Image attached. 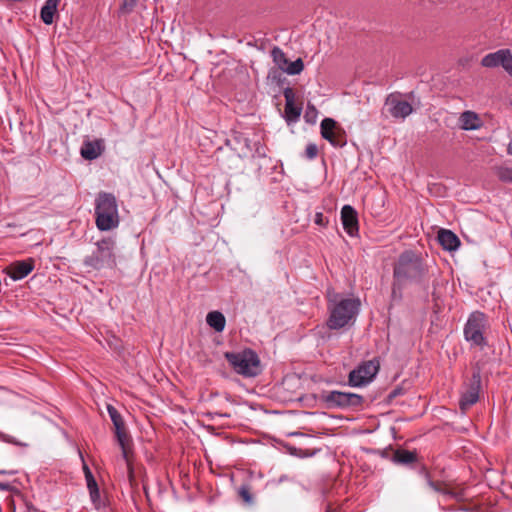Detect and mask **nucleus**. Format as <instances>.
Instances as JSON below:
<instances>
[{"label":"nucleus","instance_id":"nucleus-1","mask_svg":"<svg viewBox=\"0 0 512 512\" xmlns=\"http://www.w3.org/2000/svg\"><path fill=\"white\" fill-rule=\"evenodd\" d=\"M430 278V269L422 257L412 250L402 252L393 266L392 298L401 299V290L407 284L425 287Z\"/></svg>","mask_w":512,"mask_h":512},{"label":"nucleus","instance_id":"nucleus-2","mask_svg":"<svg viewBox=\"0 0 512 512\" xmlns=\"http://www.w3.org/2000/svg\"><path fill=\"white\" fill-rule=\"evenodd\" d=\"M329 318L327 326L332 330L341 329L352 324L360 310V300L344 298L340 294L328 292Z\"/></svg>","mask_w":512,"mask_h":512},{"label":"nucleus","instance_id":"nucleus-3","mask_svg":"<svg viewBox=\"0 0 512 512\" xmlns=\"http://www.w3.org/2000/svg\"><path fill=\"white\" fill-rule=\"evenodd\" d=\"M95 224L100 231H110L119 226L118 203L112 193L99 192L95 198Z\"/></svg>","mask_w":512,"mask_h":512},{"label":"nucleus","instance_id":"nucleus-4","mask_svg":"<svg viewBox=\"0 0 512 512\" xmlns=\"http://www.w3.org/2000/svg\"><path fill=\"white\" fill-rule=\"evenodd\" d=\"M115 249V239L104 237L95 243V250L84 258L83 264L93 270L114 268L116 266Z\"/></svg>","mask_w":512,"mask_h":512},{"label":"nucleus","instance_id":"nucleus-5","mask_svg":"<svg viewBox=\"0 0 512 512\" xmlns=\"http://www.w3.org/2000/svg\"><path fill=\"white\" fill-rule=\"evenodd\" d=\"M225 358L234 371L245 377H254L259 373L260 360L251 349L242 352H226Z\"/></svg>","mask_w":512,"mask_h":512},{"label":"nucleus","instance_id":"nucleus-6","mask_svg":"<svg viewBox=\"0 0 512 512\" xmlns=\"http://www.w3.org/2000/svg\"><path fill=\"white\" fill-rule=\"evenodd\" d=\"M487 328V319L484 313L480 311L472 312L464 326V338L471 346L483 349L487 346V340L484 332Z\"/></svg>","mask_w":512,"mask_h":512},{"label":"nucleus","instance_id":"nucleus-7","mask_svg":"<svg viewBox=\"0 0 512 512\" xmlns=\"http://www.w3.org/2000/svg\"><path fill=\"white\" fill-rule=\"evenodd\" d=\"M318 398L327 409L356 408L363 403V397L361 395L337 390L322 391Z\"/></svg>","mask_w":512,"mask_h":512},{"label":"nucleus","instance_id":"nucleus-8","mask_svg":"<svg viewBox=\"0 0 512 512\" xmlns=\"http://www.w3.org/2000/svg\"><path fill=\"white\" fill-rule=\"evenodd\" d=\"M380 363L377 359L363 361L348 376V383L352 387H361L370 383L377 375Z\"/></svg>","mask_w":512,"mask_h":512},{"label":"nucleus","instance_id":"nucleus-9","mask_svg":"<svg viewBox=\"0 0 512 512\" xmlns=\"http://www.w3.org/2000/svg\"><path fill=\"white\" fill-rule=\"evenodd\" d=\"M321 136L333 147L342 148L347 144L345 130L332 118H324L320 125Z\"/></svg>","mask_w":512,"mask_h":512},{"label":"nucleus","instance_id":"nucleus-10","mask_svg":"<svg viewBox=\"0 0 512 512\" xmlns=\"http://www.w3.org/2000/svg\"><path fill=\"white\" fill-rule=\"evenodd\" d=\"M481 65L485 68L502 67L512 77V52L505 48L489 53L481 59Z\"/></svg>","mask_w":512,"mask_h":512},{"label":"nucleus","instance_id":"nucleus-11","mask_svg":"<svg viewBox=\"0 0 512 512\" xmlns=\"http://www.w3.org/2000/svg\"><path fill=\"white\" fill-rule=\"evenodd\" d=\"M271 56L277 67L289 75H298L304 69V64L301 58H298L293 62H289L283 50L277 46L272 49Z\"/></svg>","mask_w":512,"mask_h":512},{"label":"nucleus","instance_id":"nucleus-12","mask_svg":"<svg viewBox=\"0 0 512 512\" xmlns=\"http://www.w3.org/2000/svg\"><path fill=\"white\" fill-rule=\"evenodd\" d=\"M481 389V374L479 370L473 372L470 379L469 386L465 392L462 393L459 402L460 409L465 411L474 405L479 399Z\"/></svg>","mask_w":512,"mask_h":512},{"label":"nucleus","instance_id":"nucleus-13","mask_svg":"<svg viewBox=\"0 0 512 512\" xmlns=\"http://www.w3.org/2000/svg\"><path fill=\"white\" fill-rule=\"evenodd\" d=\"M388 113L395 119H405L413 112L412 105L400 99L399 94H389L385 100Z\"/></svg>","mask_w":512,"mask_h":512},{"label":"nucleus","instance_id":"nucleus-14","mask_svg":"<svg viewBox=\"0 0 512 512\" xmlns=\"http://www.w3.org/2000/svg\"><path fill=\"white\" fill-rule=\"evenodd\" d=\"M285 98V119L288 124L298 121L302 107L295 104V93L292 88L287 87L283 92Z\"/></svg>","mask_w":512,"mask_h":512},{"label":"nucleus","instance_id":"nucleus-15","mask_svg":"<svg viewBox=\"0 0 512 512\" xmlns=\"http://www.w3.org/2000/svg\"><path fill=\"white\" fill-rule=\"evenodd\" d=\"M341 221L344 230L350 236H356L359 231L357 211L351 205H344L341 209Z\"/></svg>","mask_w":512,"mask_h":512},{"label":"nucleus","instance_id":"nucleus-16","mask_svg":"<svg viewBox=\"0 0 512 512\" xmlns=\"http://www.w3.org/2000/svg\"><path fill=\"white\" fill-rule=\"evenodd\" d=\"M115 435H116L117 442L122 449V457L125 460L126 465H127L129 480L132 481L133 476H134L133 468L131 466V463H130L129 457H128V446L130 443V437L125 429V426L119 427V429H115Z\"/></svg>","mask_w":512,"mask_h":512},{"label":"nucleus","instance_id":"nucleus-17","mask_svg":"<svg viewBox=\"0 0 512 512\" xmlns=\"http://www.w3.org/2000/svg\"><path fill=\"white\" fill-rule=\"evenodd\" d=\"M34 269V260L29 258L27 260L16 261L9 266L8 274L13 280H20L25 278Z\"/></svg>","mask_w":512,"mask_h":512},{"label":"nucleus","instance_id":"nucleus-18","mask_svg":"<svg viewBox=\"0 0 512 512\" xmlns=\"http://www.w3.org/2000/svg\"><path fill=\"white\" fill-rule=\"evenodd\" d=\"M104 151V142L102 139L94 141H85L80 149V154L85 160H94Z\"/></svg>","mask_w":512,"mask_h":512},{"label":"nucleus","instance_id":"nucleus-19","mask_svg":"<svg viewBox=\"0 0 512 512\" xmlns=\"http://www.w3.org/2000/svg\"><path fill=\"white\" fill-rule=\"evenodd\" d=\"M425 478L427 481V485L433 489L435 492L441 493L445 496H449L458 501L463 500L464 494L462 491H454L447 487L446 483L442 481H434L431 479L429 473H425Z\"/></svg>","mask_w":512,"mask_h":512},{"label":"nucleus","instance_id":"nucleus-20","mask_svg":"<svg viewBox=\"0 0 512 512\" xmlns=\"http://www.w3.org/2000/svg\"><path fill=\"white\" fill-rule=\"evenodd\" d=\"M438 241L440 245L443 247V249L448 251L456 250L460 245V240L456 236V234L446 229H442L439 231Z\"/></svg>","mask_w":512,"mask_h":512},{"label":"nucleus","instance_id":"nucleus-21","mask_svg":"<svg viewBox=\"0 0 512 512\" xmlns=\"http://www.w3.org/2000/svg\"><path fill=\"white\" fill-rule=\"evenodd\" d=\"M58 4L59 0H46L40 11V18L44 24L50 25L53 23Z\"/></svg>","mask_w":512,"mask_h":512},{"label":"nucleus","instance_id":"nucleus-22","mask_svg":"<svg viewBox=\"0 0 512 512\" xmlns=\"http://www.w3.org/2000/svg\"><path fill=\"white\" fill-rule=\"evenodd\" d=\"M461 128L464 130H476L480 127V119L475 112L465 111L460 116Z\"/></svg>","mask_w":512,"mask_h":512},{"label":"nucleus","instance_id":"nucleus-23","mask_svg":"<svg viewBox=\"0 0 512 512\" xmlns=\"http://www.w3.org/2000/svg\"><path fill=\"white\" fill-rule=\"evenodd\" d=\"M207 324L216 332H222L225 328V316L219 311H211L206 316Z\"/></svg>","mask_w":512,"mask_h":512},{"label":"nucleus","instance_id":"nucleus-24","mask_svg":"<svg viewBox=\"0 0 512 512\" xmlns=\"http://www.w3.org/2000/svg\"><path fill=\"white\" fill-rule=\"evenodd\" d=\"M393 460L399 464H412L417 461V452L406 449H398L393 454Z\"/></svg>","mask_w":512,"mask_h":512},{"label":"nucleus","instance_id":"nucleus-25","mask_svg":"<svg viewBox=\"0 0 512 512\" xmlns=\"http://www.w3.org/2000/svg\"><path fill=\"white\" fill-rule=\"evenodd\" d=\"M107 411L115 429H119V427L125 426L122 416L114 406L108 405Z\"/></svg>","mask_w":512,"mask_h":512},{"label":"nucleus","instance_id":"nucleus-26","mask_svg":"<svg viewBox=\"0 0 512 512\" xmlns=\"http://www.w3.org/2000/svg\"><path fill=\"white\" fill-rule=\"evenodd\" d=\"M238 495L246 505L254 503V497L251 493L249 485L243 484L238 488Z\"/></svg>","mask_w":512,"mask_h":512},{"label":"nucleus","instance_id":"nucleus-27","mask_svg":"<svg viewBox=\"0 0 512 512\" xmlns=\"http://www.w3.org/2000/svg\"><path fill=\"white\" fill-rule=\"evenodd\" d=\"M496 175L502 182L512 183V168L499 167L496 170Z\"/></svg>","mask_w":512,"mask_h":512},{"label":"nucleus","instance_id":"nucleus-28","mask_svg":"<svg viewBox=\"0 0 512 512\" xmlns=\"http://www.w3.org/2000/svg\"><path fill=\"white\" fill-rule=\"evenodd\" d=\"M83 469H84V473H85L88 490L90 491L92 489L98 488L97 482H96L92 472L88 468V466L84 465Z\"/></svg>","mask_w":512,"mask_h":512},{"label":"nucleus","instance_id":"nucleus-29","mask_svg":"<svg viewBox=\"0 0 512 512\" xmlns=\"http://www.w3.org/2000/svg\"><path fill=\"white\" fill-rule=\"evenodd\" d=\"M317 117V110L314 106H307L304 118L308 123H315Z\"/></svg>","mask_w":512,"mask_h":512},{"label":"nucleus","instance_id":"nucleus-30","mask_svg":"<svg viewBox=\"0 0 512 512\" xmlns=\"http://www.w3.org/2000/svg\"><path fill=\"white\" fill-rule=\"evenodd\" d=\"M89 494H90L91 501L93 502L95 507L96 508H100L103 503H102L101 498H100L99 488L90 490Z\"/></svg>","mask_w":512,"mask_h":512},{"label":"nucleus","instance_id":"nucleus-31","mask_svg":"<svg viewBox=\"0 0 512 512\" xmlns=\"http://www.w3.org/2000/svg\"><path fill=\"white\" fill-rule=\"evenodd\" d=\"M317 154H318V148H317L316 144L310 143L306 146L305 156L307 159L312 160V159L316 158Z\"/></svg>","mask_w":512,"mask_h":512},{"label":"nucleus","instance_id":"nucleus-32","mask_svg":"<svg viewBox=\"0 0 512 512\" xmlns=\"http://www.w3.org/2000/svg\"><path fill=\"white\" fill-rule=\"evenodd\" d=\"M314 222L319 226L325 227L328 224V219L323 215L322 212H317Z\"/></svg>","mask_w":512,"mask_h":512},{"label":"nucleus","instance_id":"nucleus-33","mask_svg":"<svg viewBox=\"0 0 512 512\" xmlns=\"http://www.w3.org/2000/svg\"><path fill=\"white\" fill-rule=\"evenodd\" d=\"M404 393V390L403 388L401 387H396L394 388L389 394H388V400L389 401H392L394 398L402 395Z\"/></svg>","mask_w":512,"mask_h":512},{"label":"nucleus","instance_id":"nucleus-34","mask_svg":"<svg viewBox=\"0 0 512 512\" xmlns=\"http://www.w3.org/2000/svg\"><path fill=\"white\" fill-rule=\"evenodd\" d=\"M137 0H124L122 4V9L125 11H131L136 5Z\"/></svg>","mask_w":512,"mask_h":512},{"label":"nucleus","instance_id":"nucleus-35","mask_svg":"<svg viewBox=\"0 0 512 512\" xmlns=\"http://www.w3.org/2000/svg\"><path fill=\"white\" fill-rule=\"evenodd\" d=\"M235 142L236 143H245V144L250 143V141L246 137H243L242 135L236 136Z\"/></svg>","mask_w":512,"mask_h":512},{"label":"nucleus","instance_id":"nucleus-36","mask_svg":"<svg viewBox=\"0 0 512 512\" xmlns=\"http://www.w3.org/2000/svg\"><path fill=\"white\" fill-rule=\"evenodd\" d=\"M278 74H279L278 70L272 69L269 71L268 78L276 79Z\"/></svg>","mask_w":512,"mask_h":512},{"label":"nucleus","instance_id":"nucleus-37","mask_svg":"<svg viewBox=\"0 0 512 512\" xmlns=\"http://www.w3.org/2000/svg\"><path fill=\"white\" fill-rule=\"evenodd\" d=\"M0 488L3 490H7L9 488V484L0 483Z\"/></svg>","mask_w":512,"mask_h":512},{"label":"nucleus","instance_id":"nucleus-38","mask_svg":"<svg viewBox=\"0 0 512 512\" xmlns=\"http://www.w3.org/2000/svg\"><path fill=\"white\" fill-rule=\"evenodd\" d=\"M215 414L220 417H229L230 416L229 414H221V413H215Z\"/></svg>","mask_w":512,"mask_h":512},{"label":"nucleus","instance_id":"nucleus-39","mask_svg":"<svg viewBox=\"0 0 512 512\" xmlns=\"http://www.w3.org/2000/svg\"><path fill=\"white\" fill-rule=\"evenodd\" d=\"M6 471L5 470H0V474H5Z\"/></svg>","mask_w":512,"mask_h":512}]
</instances>
